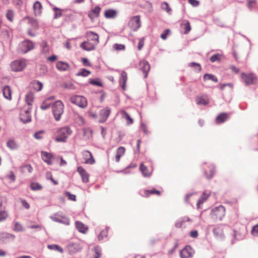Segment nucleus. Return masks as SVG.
Segmentation results:
<instances>
[{
    "label": "nucleus",
    "mask_w": 258,
    "mask_h": 258,
    "mask_svg": "<svg viewBox=\"0 0 258 258\" xmlns=\"http://www.w3.org/2000/svg\"><path fill=\"white\" fill-rule=\"evenodd\" d=\"M72 133V131L69 126L58 128L55 132V138L54 140L56 142H66L68 138Z\"/></svg>",
    "instance_id": "nucleus-1"
},
{
    "label": "nucleus",
    "mask_w": 258,
    "mask_h": 258,
    "mask_svg": "<svg viewBox=\"0 0 258 258\" xmlns=\"http://www.w3.org/2000/svg\"><path fill=\"white\" fill-rule=\"evenodd\" d=\"M64 112V104L60 100H57L52 104V112L56 121L60 120Z\"/></svg>",
    "instance_id": "nucleus-2"
},
{
    "label": "nucleus",
    "mask_w": 258,
    "mask_h": 258,
    "mask_svg": "<svg viewBox=\"0 0 258 258\" xmlns=\"http://www.w3.org/2000/svg\"><path fill=\"white\" fill-rule=\"evenodd\" d=\"M225 215V208L222 205L213 209L210 213L211 218L215 221H221Z\"/></svg>",
    "instance_id": "nucleus-3"
},
{
    "label": "nucleus",
    "mask_w": 258,
    "mask_h": 258,
    "mask_svg": "<svg viewBox=\"0 0 258 258\" xmlns=\"http://www.w3.org/2000/svg\"><path fill=\"white\" fill-rule=\"evenodd\" d=\"M70 101L82 108H86L88 105V102L86 98L80 95H73L70 98Z\"/></svg>",
    "instance_id": "nucleus-4"
},
{
    "label": "nucleus",
    "mask_w": 258,
    "mask_h": 258,
    "mask_svg": "<svg viewBox=\"0 0 258 258\" xmlns=\"http://www.w3.org/2000/svg\"><path fill=\"white\" fill-rule=\"evenodd\" d=\"M26 65L25 59H19L12 61L10 67L12 71L17 72L22 71L26 68Z\"/></svg>",
    "instance_id": "nucleus-5"
},
{
    "label": "nucleus",
    "mask_w": 258,
    "mask_h": 258,
    "mask_svg": "<svg viewBox=\"0 0 258 258\" xmlns=\"http://www.w3.org/2000/svg\"><path fill=\"white\" fill-rule=\"evenodd\" d=\"M128 25L133 31H136L141 26V22L140 16H133L131 18Z\"/></svg>",
    "instance_id": "nucleus-6"
},
{
    "label": "nucleus",
    "mask_w": 258,
    "mask_h": 258,
    "mask_svg": "<svg viewBox=\"0 0 258 258\" xmlns=\"http://www.w3.org/2000/svg\"><path fill=\"white\" fill-rule=\"evenodd\" d=\"M34 48V44L29 40H25L22 42L19 46L20 51L25 53Z\"/></svg>",
    "instance_id": "nucleus-7"
},
{
    "label": "nucleus",
    "mask_w": 258,
    "mask_h": 258,
    "mask_svg": "<svg viewBox=\"0 0 258 258\" xmlns=\"http://www.w3.org/2000/svg\"><path fill=\"white\" fill-rule=\"evenodd\" d=\"M31 108L28 106L27 108L21 111L20 119L24 123L31 121Z\"/></svg>",
    "instance_id": "nucleus-8"
},
{
    "label": "nucleus",
    "mask_w": 258,
    "mask_h": 258,
    "mask_svg": "<svg viewBox=\"0 0 258 258\" xmlns=\"http://www.w3.org/2000/svg\"><path fill=\"white\" fill-rule=\"evenodd\" d=\"M241 77L247 85L254 84L256 80L255 77L252 74H246L242 73L241 74Z\"/></svg>",
    "instance_id": "nucleus-9"
},
{
    "label": "nucleus",
    "mask_w": 258,
    "mask_h": 258,
    "mask_svg": "<svg viewBox=\"0 0 258 258\" xmlns=\"http://www.w3.org/2000/svg\"><path fill=\"white\" fill-rule=\"evenodd\" d=\"M194 253V249L190 246H186L180 252L181 258H190Z\"/></svg>",
    "instance_id": "nucleus-10"
},
{
    "label": "nucleus",
    "mask_w": 258,
    "mask_h": 258,
    "mask_svg": "<svg viewBox=\"0 0 258 258\" xmlns=\"http://www.w3.org/2000/svg\"><path fill=\"white\" fill-rule=\"evenodd\" d=\"M84 163L87 164H93L95 162V160L93 158L91 153L87 150H85L82 152Z\"/></svg>",
    "instance_id": "nucleus-11"
},
{
    "label": "nucleus",
    "mask_w": 258,
    "mask_h": 258,
    "mask_svg": "<svg viewBox=\"0 0 258 258\" xmlns=\"http://www.w3.org/2000/svg\"><path fill=\"white\" fill-rule=\"evenodd\" d=\"M204 174L208 179H211L214 176L215 170V167L212 164L205 165L203 167Z\"/></svg>",
    "instance_id": "nucleus-12"
},
{
    "label": "nucleus",
    "mask_w": 258,
    "mask_h": 258,
    "mask_svg": "<svg viewBox=\"0 0 258 258\" xmlns=\"http://www.w3.org/2000/svg\"><path fill=\"white\" fill-rule=\"evenodd\" d=\"M111 112V109L108 107H106L101 109L99 114V121L101 123L104 122L107 119Z\"/></svg>",
    "instance_id": "nucleus-13"
},
{
    "label": "nucleus",
    "mask_w": 258,
    "mask_h": 258,
    "mask_svg": "<svg viewBox=\"0 0 258 258\" xmlns=\"http://www.w3.org/2000/svg\"><path fill=\"white\" fill-rule=\"evenodd\" d=\"M86 37L88 40L98 44L99 43V37L98 35L92 31H88L86 33Z\"/></svg>",
    "instance_id": "nucleus-14"
},
{
    "label": "nucleus",
    "mask_w": 258,
    "mask_h": 258,
    "mask_svg": "<svg viewBox=\"0 0 258 258\" xmlns=\"http://www.w3.org/2000/svg\"><path fill=\"white\" fill-rule=\"evenodd\" d=\"M97 45L93 42L87 40V41L82 42L80 44V47L85 50L91 51L95 49Z\"/></svg>",
    "instance_id": "nucleus-15"
},
{
    "label": "nucleus",
    "mask_w": 258,
    "mask_h": 258,
    "mask_svg": "<svg viewBox=\"0 0 258 258\" xmlns=\"http://www.w3.org/2000/svg\"><path fill=\"white\" fill-rule=\"evenodd\" d=\"M139 66L140 70H142L144 73V77L147 78L148 73L150 70V64L147 61L143 60L140 61Z\"/></svg>",
    "instance_id": "nucleus-16"
},
{
    "label": "nucleus",
    "mask_w": 258,
    "mask_h": 258,
    "mask_svg": "<svg viewBox=\"0 0 258 258\" xmlns=\"http://www.w3.org/2000/svg\"><path fill=\"white\" fill-rule=\"evenodd\" d=\"M41 154L42 159L44 162L46 163L48 165L52 164V160L53 159L54 157L51 153L42 151Z\"/></svg>",
    "instance_id": "nucleus-17"
},
{
    "label": "nucleus",
    "mask_w": 258,
    "mask_h": 258,
    "mask_svg": "<svg viewBox=\"0 0 258 258\" xmlns=\"http://www.w3.org/2000/svg\"><path fill=\"white\" fill-rule=\"evenodd\" d=\"M77 171L81 176L83 182L85 183L89 182V175L82 167H78Z\"/></svg>",
    "instance_id": "nucleus-18"
},
{
    "label": "nucleus",
    "mask_w": 258,
    "mask_h": 258,
    "mask_svg": "<svg viewBox=\"0 0 258 258\" xmlns=\"http://www.w3.org/2000/svg\"><path fill=\"white\" fill-rule=\"evenodd\" d=\"M127 80V73L125 71H122L120 74V77L119 83L122 90H125L126 89V83Z\"/></svg>",
    "instance_id": "nucleus-19"
},
{
    "label": "nucleus",
    "mask_w": 258,
    "mask_h": 258,
    "mask_svg": "<svg viewBox=\"0 0 258 258\" xmlns=\"http://www.w3.org/2000/svg\"><path fill=\"white\" fill-rule=\"evenodd\" d=\"M70 253H74L81 250L82 247L79 243H71L68 246Z\"/></svg>",
    "instance_id": "nucleus-20"
},
{
    "label": "nucleus",
    "mask_w": 258,
    "mask_h": 258,
    "mask_svg": "<svg viewBox=\"0 0 258 258\" xmlns=\"http://www.w3.org/2000/svg\"><path fill=\"white\" fill-rule=\"evenodd\" d=\"M30 87L35 91L38 92L42 90L43 84L38 81L34 80L31 82Z\"/></svg>",
    "instance_id": "nucleus-21"
},
{
    "label": "nucleus",
    "mask_w": 258,
    "mask_h": 258,
    "mask_svg": "<svg viewBox=\"0 0 258 258\" xmlns=\"http://www.w3.org/2000/svg\"><path fill=\"white\" fill-rule=\"evenodd\" d=\"M101 8L99 6H96L88 13V17L92 20L99 16Z\"/></svg>",
    "instance_id": "nucleus-22"
},
{
    "label": "nucleus",
    "mask_w": 258,
    "mask_h": 258,
    "mask_svg": "<svg viewBox=\"0 0 258 258\" xmlns=\"http://www.w3.org/2000/svg\"><path fill=\"white\" fill-rule=\"evenodd\" d=\"M33 9L35 16L41 15L42 13V6L39 2L36 1L34 3Z\"/></svg>",
    "instance_id": "nucleus-23"
},
{
    "label": "nucleus",
    "mask_w": 258,
    "mask_h": 258,
    "mask_svg": "<svg viewBox=\"0 0 258 258\" xmlns=\"http://www.w3.org/2000/svg\"><path fill=\"white\" fill-rule=\"evenodd\" d=\"M54 99V96L47 98L43 102L40 106V108L43 110H45L49 108L52 104V101H53Z\"/></svg>",
    "instance_id": "nucleus-24"
},
{
    "label": "nucleus",
    "mask_w": 258,
    "mask_h": 258,
    "mask_svg": "<svg viewBox=\"0 0 258 258\" xmlns=\"http://www.w3.org/2000/svg\"><path fill=\"white\" fill-rule=\"evenodd\" d=\"M75 225L77 230L81 233H86L88 230V227L80 221H76Z\"/></svg>",
    "instance_id": "nucleus-25"
},
{
    "label": "nucleus",
    "mask_w": 258,
    "mask_h": 258,
    "mask_svg": "<svg viewBox=\"0 0 258 258\" xmlns=\"http://www.w3.org/2000/svg\"><path fill=\"white\" fill-rule=\"evenodd\" d=\"M180 26L184 30V33L185 34H188L191 30L190 23L187 20H183L180 24Z\"/></svg>",
    "instance_id": "nucleus-26"
},
{
    "label": "nucleus",
    "mask_w": 258,
    "mask_h": 258,
    "mask_svg": "<svg viewBox=\"0 0 258 258\" xmlns=\"http://www.w3.org/2000/svg\"><path fill=\"white\" fill-rule=\"evenodd\" d=\"M25 101L28 106H32L34 100V95L32 92H29L25 96Z\"/></svg>",
    "instance_id": "nucleus-27"
},
{
    "label": "nucleus",
    "mask_w": 258,
    "mask_h": 258,
    "mask_svg": "<svg viewBox=\"0 0 258 258\" xmlns=\"http://www.w3.org/2000/svg\"><path fill=\"white\" fill-rule=\"evenodd\" d=\"M210 193L209 192H208L207 191L203 192L197 204V208L198 209L200 208V205L202 204L208 199L210 195Z\"/></svg>",
    "instance_id": "nucleus-28"
},
{
    "label": "nucleus",
    "mask_w": 258,
    "mask_h": 258,
    "mask_svg": "<svg viewBox=\"0 0 258 258\" xmlns=\"http://www.w3.org/2000/svg\"><path fill=\"white\" fill-rule=\"evenodd\" d=\"M144 197L148 198L151 195H156L157 196H160L161 194V191L160 190L156 189L155 188H153L151 189H146L144 191Z\"/></svg>",
    "instance_id": "nucleus-29"
},
{
    "label": "nucleus",
    "mask_w": 258,
    "mask_h": 258,
    "mask_svg": "<svg viewBox=\"0 0 258 258\" xmlns=\"http://www.w3.org/2000/svg\"><path fill=\"white\" fill-rule=\"evenodd\" d=\"M56 67L57 70L60 71H65L69 69V64L63 61H58L56 64Z\"/></svg>",
    "instance_id": "nucleus-30"
},
{
    "label": "nucleus",
    "mask_w": 258,
    "mask_h": 258,
    "mask_svg": "<svg viewBox=\"0 0 258 258\" xmlns=\"http://www.w3.org/2000/svg\"><path fill=\"white\" fill-rule=\"evenodd\" d=\"M3 95L5 98L8 100L12 99V91L11 88L8 86H6L3 89Z\"/></svg>",
    "instance_id": "nucleus-31"
},
{
    "label": "nucleus",
    "mask_w": 258,
    "mask_h": 258,
    "mask_svg": "<svg viewBox=\"0 0 258 258\" xmlns=\"http://www.w3.org/2000/svg\"><path fill=\"white\" fill-rule=\"evenodd\" d=\"M120 113L122 117L125 119L127 124H132L134 122V120L131 118L130 115L124 110H121Z\"/></svg>",
    "instance_id": "nucleus-32"
},
{
    "label": "nucleus",
    "mask_w": 258,
    "mask_h": 258,
    "mask_svg": "<svg viewBox=\"0 0 258 258\" xmlns=\"http://www.w3.org/2000/svg\"><path fill=\"white\" fill-rule=\"evenodd\" d=\"M125 151V149L123 147H120L117 149L115 155L116 162H118L120 161V157L124 154Z\"/></svg>",
    "instance_id": "nucleus-33"
},
{
    "label": "nucleus",
    "mask_w": 258,
    "mask_h": 258,
    "mask_svg": "<svg viewBox=\"0 0 258 258\" xmlns=\"http://www.w3.org/2000/svg\"><path fill=\"white\" fill-rule=\"evenodd\" d=\"M140 170L144 176L149 177L152 174V170L148 169L143 163L140 165Z\"/></svg>",
    "instance_id": "nucleus-34"
},
{
    "label": "nucleus",
    "mask_w": 258,
    "mask_h": 258,
    "mask_svg": "<svg viewBox=\"0 0 258 258\" xmlns=\"http://www.w3.org/2000/svg\"><path fill=\"white\" fill-rule=\"evenodd\" d=\"M228 118V115L226 113H221L216 118V122L221 123L226 121Z\"/></svg>",
    "instance_id": "nucleus-35"
},
{
    "label": "nucleus",
    "mask_w": 258,
    "mask_h": 258,
    "mask_svg": "<svg viewBox=\"0 0 258 258\" xmlns=\"http://www.w3.org/2000/svg\"><path fill=\"white\" fill-rule=\"evenodd\" d=\"M116 11L112 9L107 10L104 12V16L106 18H114L115 17H116Z\"/></svg>",
    "instance_id": "nucleus-36"
},
{
    "label": "nucleus",
    "mask_w": 258,
    "mask_h": 258,
    "mask_svg": "<svg viewBox=\"0 0 258 258\" xmlns=\"http://www.w3.org/2000/svg\"><path fill=\"white\" fill-rule=\"evenodd\" d=\"M197 103L206 105L209 103V100L206 96H201L197 98Z\"/></svg>",
    "instance_id": "nucleus-37"
},
{
    "label": "nucleus",
    "mask_w": 258,
    "mask_h": 258,
    "mask_svg": "<svg viewBox=\"0 0 258 258\" xmlns=\"http://www.w3.org/2000/svg\"><path fill=\"white\" fill-rule=\"evenodd\" d=\"M24 20L27 21L34 29L38 28V23L35 19L30 17H26Z\"/></svg>",
    "instance_id": "nucleus-38"
},
{
    "label": "nucleus",
    "mask_w": 258,
    "mask_h": 258,
    "mask_svg": "<svg viewBox=\"0 0 258 258\" xmlns=\"http://www.w3.org/2000/svg\"><path fill=\"white\" fill-rule=\"evenodd\" d=\"M7 145L11 150H15L18 148L17 144L13 140H9L7 143Z\"/></svg>",
    "instance_id": "nucleus-39"
},
{
    "label": "nucleus",
    "mask_w": 258,
    "mask_h": 258,
    "mask_svg": "<svg viewBox=\"0 0 258 258\" xmlns=\"http://www.w3.org/2000/svg\"><path fill=\"white\" fill-rule=\"evenodd\" d=\"M203 79L204 81L210 80L216 83L218 82L217 78L213 75L210 74H206L203 77Z\"/></svg>",
    "instance_id": "nucleus-40"
},
{
    "label": "nucleus",
    "mask_w": 258,
    "mask_h": 258,
    "mask_svg": "<svg viewBox=\"0 0 258 258\" xmlns=\"http://www.w3.org/2000/svg\"><path fill=\"white\" fill-rule=\"evenodd\" d=\"M91 74V72L85 69H80L79 72L77 74L78 76L87 77Z\"/></svg>",
    "instance_id": "nucleus-41"
},
{
    "label": "nucleus",
    "mask_w": 258,
    "mask_h": 258,
    "mask_svg": "<svg viewBox=\"0 0 258 258\" xmlns=\"http://www.w3.org/2000/svg\"><path fill=\"white\" fill-rule=\"evenodd\" d=\"M47 247L50 249L58 251L60 253H62L63 252V249L58 245H48Z\"/></svg>",
    "instance_id": "nucleus-42"
},
{
    "label": "nucleus",
    "mask_w": 258,
    "mask_h": 258,
    "mask_svg": "<svg viewBox=\"0 0 258 258\" xmlns=\"http://www.w3.org/2000/svg\"><path fill=\"white\" fill-rule=\"evenodd\" d=\"M30 188L32 190H39L42 188V186L37 182H32L30 184Z\"/></svg>",
    "instance_id": "nucleus-43"
},
{
    "label": "nucleus",
    "mask_w": 258,
    "mask_h": 258,
    "mask_svg": "<svg viewBox=\"0 0 258 258\" xmlns=\"http://www.w3.org/2000/svg\"><path fill=\"white\" fill-rule=\"evenodd\" d=\"M21 168V171L23 172H26L27 171L28 173H31L33 170V168L30 164H26L22 166Z\"/></svg>",
    "instance_id": "nucleus-44"
},
{
    "label": "nucleus",
    "mask_w": 258,
    "mask_h": 258,
    "mask_svg": "<svg viewBox=\"0 0 258 258\" xmlns=\"http://www.w3.org/2000/svg\"><path fill=\"white\" fill-rule=\"evenodd\" d=\"M213 233L217 236H222L223 235V230L221 227H216L213 230Z\"/></svg>",
    "instance_id": "nucleus-45"
},
{
    "label": "nucleus",
    "mask_w": 258,
    "mask_h": 258,
    "mask_svg": "<svg viewBox=\"0 0 258 258\" xmlns=\"http://www.w3.org/2000/svg\"><path fill=\"white\" fill-rule=\"evenodd\" d=\"M222 55L220 54H216L211 56L210 60L211 62L220 61L221 59Z\"/></svg>",
    "instance_id": "nucleus-46"
},
{
    "label": "nucleus",
    "mask_w": 258,
    "mask_h": 258,
    "mask_svg": "<svg viewBox=\"0 0 258 258\" xmlns=\"http://www.w3.org/2000/svg\"><path fill=\"white\" fill-rule=\"evenodd\" d=\"M188 66L194 68L198 72H200L202 70L201 65L198 63L190 62L188 64Z\"/></svg>",
    "instance_id": "nucleus-47"
},
{
    "label": "nucleus",
    "mask_w": 258,
    "mask_h": 258,
    "mask_svg": "<svg viewBox=\"0 0 258 258\" xmlns=\"http://www.w3.org/2000/svg\"><path fill=\"white\" fill-rule=\"evenodd\" d=\"M108 234V231L106 229L102 230L98 236L99 240H102L104 237H107Z\"/></svg>",
    "instance_id": "nucleus-48"
},
{
    "label": "nucleus",
    "mask_w": 258,
    "mask_h": 258,
    "mask_svg": "<svg viewBox=\"0 0 258 258\" xmlns=\"http://www.w3.org/2000/svg\"><path fill=\"white\" fill-rule=\"evenodd\" d=\"M8 213L6 211H0V222L5 220L8 217Z\"/></svg>",
    "instance_id": "nucleus-49"
},
{
    "label": "nucleus",
    "mask_w": 258,
    "mask_h": 258,
    "mask_svg": "<svg viewBox=\"0 0 258 258\" xmlns=\"http://www.w3.org/2000/svg\"><path fill=\"white\" fill-rule=\"evenodd\" d=\"M41 47L43 52L46 53L49 52V47L46 41H42L41 43Z\"/></svg>",
    "instance_id": "nucleus-50"
},
{
    "label": "nucleus",
    "mask_w": 258,
    "mask_h": 258,
    "mask_svg": "<svg viewBox=\"0 0 258 258\" xmlns=\"http://www.w3.org/2000/svg\"><path fill=\"white\" fill-rule=\"evenodd\" d=\"M190 221V219L188 217H185L184 219L177 222L175 225V227L177 228H180V227H181L183 223H184L186 221Z\"/></svg>",
    "instance_id": "nucleus-51"
},
{
    "label": "nucleus",
    "mask_w": 258,
    "mask_h": 258,
    "mask_svg": "<svg viewBox=\"0 0 258 258\" xmlns=\"http://www.w3.org/2000/svg\"><path fill=\"white\" fill-rule=\"evenodd\" d=\"M113 48L116 51H121L125 49V46L121 44H115L113 46Z\"/></svg>",
    "instance_id": "nucleus-52"
},
{
    "label": "nucleus",
    "mask_w": 258,
    "mask_h": 258,
    "mask_svg": "<svg viewBox=\"0 0 258 258\" xmlns=\"http://www.w3.org/2000/svg\"><path fill=\"white\" fill-rule=\"evenodd\" d=\"M14 13L11 10H8L6 14L7 18L11 22H13L14 20Z\"/></svg>",
    "instance_id": "nucleus-53"
},
{
    "label": "nucleus",
    "mask_w": 258,
    "mask_h": 258,
    "mask_svg": "<svg viewBox=\"0 0 258 258\" xmlns=\"http://www.w3.org/2000/svg\"><path fill=\"white\" fill-rule=\"evenodd\" d=\"M53 10L55 12L54 17L55 19H57L61 16L62 14H61V10L59 9H58L56 7H54Z\"/></svg>",
    "instance_id": "nucleus-54"
},
{
    "label": "nucleus",
    "mask_w": 258,
    "mask_h": 258,
    "mask_svg": "<svg viewBox=\"0 0 258 258\" xmlns=\"http://www.w3.org/2000/svg\"><path fill=\"white\" fill-rule=\"evenodd\" d=\"M94 250L95 255L94 257H92L91 258H100L101 256V251L99 247L96 246L94 247Z\"/></svg>",
    "instance_id": "nucleus-55"
},
{
    "label": "nucleus",
    "mask_w": 258,
    "mask_h": 258,
    "mask_svg": "<svg viewBox=\"0 0 258 258\" xmlns=\"http://www.w3.org/2000/svg\"><path fill=\"white\" fill-rule=\"evenodd\" d=\"M44 133V131H40L35 133L34 135V137L37 140L42 139L43 138L42 135Z\"/></svg>",
    "instance_id": "nucleus-56"
},
{
    "label": "nucleus",
    "mask_w": 258,
    "mask_h": 258,
    "mask_svg": "<svg viewBox=\"0 0 258 258\" xmlns=\"http://www.w3.org/2000/svg\"><path fill=\"white\" fill-rule=\"evenodd\" d=\"M256 5L255 0H247V6L249 9L253 8Z\"/></svg>",
    "instance_id": "nucleus-57"
},
{
    "label": "nucleus",
    "mask_w": 258,
    "mask_h": 258,
    "mask_svg": "<svg viewBox=\"0 0 258 258\" xmlns=\"http://www.w3.org/2000/svg\"><path fill=\"white\" fill-rule=\"evenodd\" d=\"M161 7L163 10H166L167 13H170L171 11V9L169 8L168 4L166 2L162 3L161 4Z\"/></svg>",
    "instance_id": "nucleus-58"
},
{
    "label": "nucleus",
    "mask_w": 258,
    "mask_h": 258,
    "mask_svg": "<svg viewBox=\"0 0 258 258\" xmlns=\"http://www.w3.org/2000/svg\"><path fill=\"white\" fill-rule=\"evenodd\" d=\"M14 230L17 231H23V226L20 223L16 222L14 225Z\"/></svg>",
    "instance_id": "nucleus-59"
},
{
    "label": "nucleus",
    "mask_w": 258,
    "mask_h": 258,
    "mask_svg": "<svg viewBox=\"0 0 258 258\" xmlns=\"http://www.w3.org/2000/svg\"><path fill=\"white\" fill-rule=\"evenodd\" d=\"M145 38H142L139 40L138 46V49L139 50H141L144 45Z\"/></svg>",
    "instance_id": "nucleus-60"
},
{
    "label": "nucleus",
    "mask_w": 258,
    "mask_h": 258,
    "mask_svg": "<svg viewBox=\"0 0 258 258\" xmlns=\"http://www.w3.org/2000/svg\"><path fill=\"white\" fill-rule=\"evenodd\" d=\"M65 195L68 197V198L71 201H76V196L75 195H73V194H71L70 192H66L65 193Z\"/></svg>",
    "instance_id": "nucleus-61"
},
{
    "label": "nucleus",
    "mask_w": 258,
    "mask_h": 258,
    "mask_svg": "<svg viewBox=\"0 0 258 258\" xmlns=\"http://www.w3.org/2000/svg\"><path fill=\"white\" fill-rule=\"evenodd\" d=\"M12 237H14V236L12 234L7 233H3L1 234V239L2 240H4L5 239L10 238Z\"/></svg>",
    "instance_id": "nucleus-62"
},
{
    "label": "nucleus",
    "mask_w": 258,
    "mask_h": 258,
    "mask_svg": "<svg viewBox=\"0 0 258 258\" xmlns=\"http://www.w3.org/2000/svg\"><path fill=\"white\" fill-rule=\"evenodd\" d=\"M169 32L170 30L169 29H166L164 30V32L161 35V38L163 40H165L167 38V37L169 34Z\"/></svg>",
    "instance_id": "nucleus-63"
},
{
    "label": "nucleus",
    "mask_w": 258,
    "mask_h": 258,
    "mask_svg": "<svg viewBox=\"0 0 258 258\" xmlns=\"http://www.w3.org/2000/svg\"><path fill=\"white\" fill-rule=\"evenodd\" d=\"M251 234L254 236L258 235V224L253 227L251 230Z\"/></svg>",
    "instance_id": "nucleus-64"
}]
</instances>
